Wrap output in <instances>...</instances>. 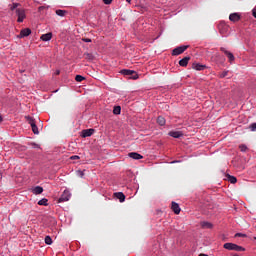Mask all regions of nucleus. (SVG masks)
<instances>
[{"instance_id":"obj_19","label":"nucleus","mask_w":256,"mask_h":256,"mask_svg":"<svg viewBox=\"0 0 256 256\" xmlns=\"http://www.w3.org/2000/svg\"><path fill=\"white\" fill-rule=\"evenodd\" d=\"M226 179H227V181H229V183H232V184L237 183V178L235 176H231V175L227 174Z\"/></svg>"},{"instance_id":"obj_17","label":"nucleus","mask_w":256,"mask_h":256,"mask_svg":"<svg viewBox=\"0 0 256 256\" xmlns=\"http://www.w3.org/2000/svg\"><path fill=\"white\" fill-rule=\"evenodd\" d=\"M236 244L233 243H225L224 249H227L228 251H235Z\"/></svg>"},{"instance_id":"obj_7","label":"nucleus","mask_w":256,"mask_h":256,"mask_svg":"<svg viewBox=\"0 0 256 256\" xmlns=\"http://www.w3.org/2000/svg\"><path fill=\"white\" fill-rule=\"evenodd\" d=\"M71 199V194L64 193L61 195V197L57 200V203H65L66 201H69Z\"/></svg>"},{"instance_id":"obj_24","label":"nucleus","mask_w":256,"mask_h":256,"mask_svg":"<svg viewBox=\"0 0 256 256\" xmlns=\"http://www.w3.org/2000/svg\"><path fill=\"white\" fill-rule=\"evenodd\" d=\"M157 123H158V125H161V127H163V125H165V119L163 118V116H159L157 118Z\"/></svg>"},{"instance_id":"obj_2","label":"nucleus","mask_w":256,"mask_h":256,"mask_svg":"<svg viewBox=\"0 0 256 256\" xmlns=\"http://www.w3.org/2000/svg\"><path fill=\"white\" fill-rule=\"evenodd\" d=\"M120 73L122 75H126L128 77H132V79H137V73L133 70H129V69H123L120 71Z\"/></svg>"},{"instance_id":"obj_44","label":"nucleus","mask_w":256,"mask_h":256,"mask_svg":"<svg viewBox=\"0 0 256 256\" xmlns=\"http://www.w3.org/2000/svg\"><path fill=\"white\" fill-rule=\"evenodd\" d=\"M221 27H223V24H220V25H219V28H220V29H221Z\"/></svg>"},{"instance_id":"obj_33","label":"nucleus","mask_w":256,"mask_h":256,"mask_svg":"<svg viewBox=\"0 0 256 256\" xmlns=\"http://www.w3.org/2000/svg\"><path fill=\"white\" fill-rule=\"evenodd\" d=\"M250 131H256V123H252L249 126Z\"/></svg>"},{"instance_id":"obj_22","label":"nucleus","mask_w":256,"mask_h":256,"mask_svg":"<svg viewBox=\"0 0 256 256\" xmlns=\"http://www.w3.org/2000/svg\"><path fill=\"white\" fill-rule=\"evenodd\" d=\"M48 201L47 198H44V199H41L39 202H38V205H42L44 207H47L49 204H48Z\"/></svg>"},{"instance_id":"obj_10","label":"nucleus","mask_w":256,"mask_h":256,"mask_svg":"<svg viewBox=\"0 0 256 256\" xmlns=\"http://www.w3.org/2000/svg\"><path fill=\"white\" fill-rule=\"evenodd\" d=\"M191 60V57H189V56H186V57H184L183 59H181L180 61H179V65H180V67H187V65H189V61Z\"/></svg>"},{"instance_id":"obj_13","label":"nucleus","mask_w":256,"mask_h":256,"mask_svg":"<svg viewBox=\"0 0 256 256\" xmlns=\"http://www.w3.org/2000/svg\"><path fill=\"white\" fill-rule=\"evenodd\" d=\"M30 33H31V29H29V28L22 29L20 31L19 37H21V38L29 37Z\"/></svg>"},{"instance_id":"obj_32","label":"nucleus","mask_w":256,"mask_h":256,"mask_svg":"<svg viewBox=\"0 0 256 256\" xmlns=\"http://www.w3.org/2000/svg\"><path fill=\"white\" fill-rule=\"evenodd\" d=\"M234 251H245V248H243V246H239L236 244Z\"/></svg>"},{"instance_id":"obj_47","label":"nucleus","mask_w":256,"mask_h":256,"mask_svg":"<svg viewBox=\"0 0 256 256\" xmlns=\"http://www.w3.org/2000/svg\"><path fill=\"white\" fill-rule=\"evenodd\" d=\"M254 239L256 240V237H254Z\"/></svg>"},{"instance_id":"obj_25","label":"nucleus","mask_w":256,"mask_h":256,"mask_svg":"<svg viewBox=\"0 0 256 256\" xmlns=\"http://www.w3.org/2000/svg\"><path fill=\"white\" fill-rule=\"evenodd\" d=\"M31 127H32L33 134L39 135V128L37 127V124H33Z\"/></svg>"},{"instance_id":"obj_3","label":"nucleus","mask_w":256,"mask_h":256,"mask_svg":"<svg viewBox=\"0 0 256 256\" xmlns=\"http://www.w3.org/2000/svg\"><path fill=\"white\" fill-rule=\"evenodd\" d=\"M188 47L189 46H179L172 51V55H181L182 53H185V51H187Z\"/></svg>"},{"instance_id":"obj_35","label":"nucleus","mask_w":256,"mask_h":256,"mask_svg":"<svg viewBox=\"0 0 256 256\" xmlns=\"http://www.w3.org/2000/svg\"><path fill=\"white\" fill-rule=\"evenodd\" d=\"M103 3L105 5H111V3H113V0H103Z\"/></svg>"},{"instance_id":"obj_14","label":"nucleus","mask_w":256,"mask_h":256,"mask_svg":"<svg viewBox=\"0 0 256 256\" xmlns=\"http://www.w3.org/2000/svg\"><path fill=\"white\" fill-rule=\"evenodd\" d=\"M202 229H213V224L211 222L203 221L200 223Z\"/></svg>"},{"instance_id":"obj_42","label":"nucleus","mask_w":256,"mask_h":256,"mask_svg":"<svg viewBox=\"0 0 256 256\" xmlns=\"http://www.w3.org/2000/svg\"><path fill=\"white\" fill-rule=\"evenodd\" d=\"M220 33H225V31L221 30V28H220Z\"/></svg>"},{"instance_id":"obj_8","label":"nucleus","mask_w":256,"mask_h":256,"mask_svg":"<svg viewBox=\"0 0 256 256\" xmlns=\"http://www.w3.org/2000/svg\"><path fill=\"white\" fill-rule=\"evenodd\" d=\"M170 137H173L174 139H180V137H183V132L181 131H170L168 133Z\"/></svg>"},{"instance_id":"obj_39","label":"nucleus","mask_w":256,"mask_h":256,"mask_svg":"<svg viewBox=\"0 0 256 256\" xmlns=\"http://www.w3.org/2000/svg\"><path fill=\"white\" fill-rule=\"evenodd\" d=\"M252 15H253V17H255V19H256V10H252Z\"/></svg>"},{"instance_id":"obj_9","label":"nucleus","mask_w":256,"mask_h":256,"mask_svg":"<svg viewBox=\"0 0 256 256\" xmlns=\"http://www.w3.org/2000/svg\"><path fill=\"white\" fill-rule=\"evenodd\" d=\"M171 209L175 213V215H179L181 213V207L176 202L171 203Z\"/></svg>"},{"instance_id":"obj_26","label":"nucleus","mask_w":256,"mask_h":256,"mask_svg":"<svg viewBox=\"0 0 256 256\" xmlns=\"http://www.w3.org/2000/svg\"><path fill=\"white\" fill-rule=\"evenodd\" d=\"M26 120L28 121L29 125H31V127L35 125V119H33V117L27 116Z\"/></svg>"},{"instance_id":"obj_15","label":"nucleus","mask_w":256,"mask_h":256,"mask_svg":"<svg viewBox=\"0 0 256 256\" xmlns=\"http://www.w3.org/2000/svg\"><path fill=\"white\" fill-rule=\"evenodd\" d=\"M53 38V33L49 32V33H46V34H43L40 39L42 41H51V39Z\"/></svg>"},{"instance_id":"obj_31","label":"nucleus","mask_w":256,"mask_h":256,"mask_svg":"<svg viewBox=\"0 0 256 256\" xmlns=\"http://www.w3.org/2000/svg\"><path fill=\"white\" fill-rule=\"evenodd\" d=\"M239 149H240V151H242V153H245L248 148H247V145L241 144V145L239 146Z\"/></svg>"},{"instance_id":"obj_11","label":"nucleus","mask_w":256,"mask_h":256,"mask_svg":"<svg viewBox=\"0 0 256 256\" xmlns=\"http://www.w3.org/2000/svg\"><path fill=\"white\" fill-rule=\"evenodd\" d=\"M192 69H195L196 71H204V69H207V66L199 63H194L192 65Z\"/></svg>"},{"instance_id":"obj_41","label":"nucleus","mask_w":256,"mask_h":256,"mask_svg":"<svg viewBox=\"0 0 256 256\" xmlns=\"http://www.w3.org/2000/svg\"><path fill=\"white\" fill-rule=\"evenodd\" d=\"M0 123H3V116L0 115Z\"/></svg>"},{"instance_id":"obj_20","label":"nucleus","mask_w":256,"mask_h":256,"mask_svg":"<svg viewBox=\"0 0 256 256\" xmlns=\"http://www.w3.org/2000/svg\"><path fill=\"white\" fill-rule=\"evenodd\" d=\"M84 57H85V59H87L88 61H93V59H95V56H93L92 53H84Z\"/></svg>"},{"instance_id":"obj_45","label":"nucleus","mask_w":256,"mask_h":256,"mask_svg":"<svg viewBox=\"0 0 256 256\" xmlns=\"http://www.w3.org/2000/svg\"><path fill=\"white\" fill-rule=\"evenodd\" d=\"M209 214H210V215H213V211H210Z\"/></svg>"},{"instance_id":"obj_29","label":"nucleus","mask_w":256,"mask_h":256,"mask_svg":"<svg viewBox=\"0 0 256 256\" xmlns=\"http://www.w3.org/2000/svg\"><path fill=\"white\" fill-rule=\"evenodd\" d=\"M19 3H13L12 5H10V11H15V9H18L17 7H19Z\"/></svg>"},{"instance_id":"obj_28","label":"nucleus","mask_w":256,"mask_h":256,"mask_svg":"<svg viewBox=\"0 0 256 256\" xmlns=\"http://www.w3.org/2000/svg\"><path fill=\"white\" fill-rule=\"evenodd\" d=\"M75 81H77V83H81V81H85V77L81 75H76Z\"/></svg>"},{"instance_id":"obj_21","label":"nucleus","mask_w":256,"mask_h":256,"mask_svg":"<svg viewBox=\"0 0 256 256\" xmlns=\"http://www.w3.org/2000/svg\"><path fill=\"white\" fill-rule=\"evenodd\" d=\"M56 15H58V17H65V15H67V11H65V10H56Z\"/></svg>"},{"instance_id":"obj_23","label":"nucleus","mask_w":256,"mask_h":256,"mask_svg":"<svg viewBox=\"0 0 256 256\" xmlns=\"http://www.w3.org/2000/svg\"><path fill=\"white\" fill-rule=\"evenodd\" d=\"M114 115H121V106H115L113 109Z\"/></svg>"},{"instance_id":"obj_40","label":"nucleus","mask_w":256,"mask_h":256,"mask_svg":"<svg viewBox=\"0 0 256 256\" xmlns=\"http://www.w3.org/2000/svg\"><path fill=\"white\" fill-rule=\"evenodd\" d=\"M61 74V71L60 70H57L56 71V75H60Z\"/></svg>"},{"instance_id":"obj_36","label":"nucleus","mask_w":256,"mask_h":256,"mask_svg":"<svg viewBox=\"0 0 256 256\" xmlns=\"http://www.w3.org/2000/svg\"><path fill=\"white\" fill-rule=\"evenodd\" d=\"M235 237H247V234H243V233H236Z\"/></svg>"},{"instance_id":"obj_16","label":"nucleus","mask_w":256,"mask_h":256,"mask_svg":"<svg viewBox=\"0 0 256 256\" xmlns=\"http://www.w3.org/2000/svg\"><path fill=\"white\" fill-rule=\"evenodd\" d=\"M113 197L114 199H119L120 203H123V201H125V194L123 193H114Z\"/></svg>"},{"instance_id":"obj_46","label":"nucleus","mask_w":256,"mask_h":256,"mask_svg":"<svg viewBox=\"0 0 256 256\" xmlns=\"http://www.w3.org/2000/svg\"><path fill=\"white\" fill-rule=\"evenodd\" d=\"M63 193H67V190H64Z\"/></svg>"},{"instance_id":"obj_18","label":"nucleus","mask_w":256,"mask_h":256,"mask_svg":"<svg viewBox=\"0 0 256 256\" xmlns=\"http://www.w3.org/2000/svg\"><path fill=\"white\" fill-rule=\"evenodd\" d=\"M44 189L41 186H36L31 188L32 193H43Z\"/></svg>"},{"instance_id":"obj_12","label":"nucleus","mask_w":256,"mask_h":256,"mask_svg":"<svg viewBox=\"0 0 256 256\" xmlns=\"http://www.w3.org/2000/svg\"><path fill=\"white\" fill-rule=\"evenodd\" d=\"M128 157H130L131 159H135L136 161H139V159H143V156H141V154L137 152H130L128 154Z\"/></svg>"},{"instance_id":"obj_37","label":"nucleus","mask_w":256,"mask_h":256,"mask_svg":"<svg viewBox=\"0 0 256 256\" xmlns=\"http://www.w3.org/2000/svg\"><path fill=\"white\" fill-rule=\"evenodd\" d=\"M82 41H84V43H91V39H89V38H84V39H82Z\"/></svg>"},{"instance_id":"obj_1","label":"nucleus","mask_w":256,"mask_h":256,"mask_svg":"<svg viewBox=\"0 0 256 256\" xmlns=\"http://www.w3.org/2000/svg\"><path fill=\"white\" fill-rule=\"evenodd\" d=\"M16 15L18 17V23H23V21H25V18L27 17V15H25V10L21 8L16 9Z\"/></svg>"},{"instance_id":"obj_34","label":"nucleus","mask_w":256,"mask_h":256,"mask_svg":"<svg viewBox=\"0 0 256 256\" xmlns=\"http://www.w3.org/2000/svg\"><path fill=\"white\" fill-rule=\"evenodd\" d=\"M31 147L33 149H39V144H36V143H30Z\"/></svg>"},{"instance_id":"obj_4","label":"nucleus","mask_w":256,"mask_h":256,"mask_svg":"<svg viewBox=\"0 0 256 256\" xmlns=\"http://www.w3.org/2000/svg\"><path fill=\"white\" fill-rule=\"evenodd\" d=\"M220 51H222V53L225 54L226 57H228L230 63H233V61H235V56L233 55V53L227 51V49H225L224 47H221Z\"/></svg>"},{"instance_id":"obj_38","label":"nucleus","mask_w":256,"mask_h":256,"mask_svg":"<svg viewBox=\"0 0 256 256\" xmlns=\"http://www.w3.org/2000/svg\"><path fill=\"white\" fill-rule=\"evenodd\" d=\"M70 159H72L73 161H75L76 159H79V156L74 155V156H71Z\"/></svg>"},{"instance_id":"obj_6","label":"nucleus","mask_w":256,"mask_h":256,"mask_svg":"<svg viewBox=\"0 0 256 256\" xmlns=\"http://www.w3.org/2000/svg\"><path fill=\"white\" fill-rule=\"evenodd\" d=\"M93 133H95V129H85V130H82L81 132V137H83L84 139L86 137H91V135H93Z\"/></svg>"},{"instance_id":"obj_27","label":"nucleus","mask_w":256,"mask_h":256,"mask_svg":"<svg viewBox=\"0 0 256 256\" xmlns=\"http://www.w3.org/2000/svg\"><path fill=\"white\" fill-rule=\"evenodd\" d=\"M44 241H45L46 245L53 244V239H51V236H46Z\"/></svg>"},{"instance_id":"obj_43","label":"nucleus","mask_w":256,"mask_h":256,"mask_svg":"<svg viewBox=\"0 0 256 256\" xmlns=\"http://www.w3.org/2000/svg\"><path fill=\"white\" fill-rule=\"evenodd\" d=\"M127 3H131V0H126Z\"/></svg>"},{"instance_id":"obj_30","label":"nucleus","mask_w":256,"mask_h":256,"mask_svg":"<svg viewBox=\"0 0 256 256\" xmlns=\"http://www.w3.org/2000/svg\"><path fill=\"white\" fill-rule=\"evenodd\" d=\"M229 75V71H223L222 73L219 74L220 79H225Z\"/></svg>"},{"instance_id":"obj_5","label":"nucleus","mask_w":256,"mask_h":256,"mask_svg":"<svg viewBox=\"0 0 256 256\" xmlns=\"http://www.w3.org/2000/svg\"><path fill=\"white\" fill-rule=\"evenodd\" d=\"M229 21L232 23H237V21H241V14L234 12L229 15Z\"/></svg>"}]
</instances>
